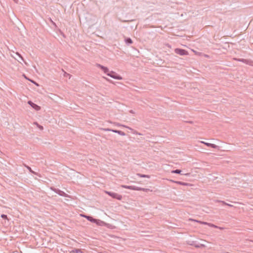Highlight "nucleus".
<instances>
[{
    "mask_svg": "<svg viewBox=\"0 0 253 253\" xmlns=\"http://www.w3.org/2000/svg\"><path fill=\"white\" fill-rule=\"evenodd\" d=\"M121 187L128 189L132 190V188H133V186H128V185H122Z\"/></svg>",
    "mask_w": 253,
    "mask_h": 253,
    "instance_id": "2eb2a0df",
    "label": "nucleus"
},
{
    "mask_svg": "<svg viewBox=\"0 0 253 253\" xmlns=\"http://www.w3.org/2000/svg\"><path fill=\"white\" fill-rule=\"evenodd\" d=\"M38 127L40 129H43V126H40V125H38Z\"/></svg>",
    "mask_w": 253,
    "mask_h": 253,
    "instance_id": "bb28decb",
    "label": "nucleus"
},
{
    "mask_svg": "<svg viewBox=\"0 0 253 253\" xmlns=\"http://www.w3.org/2000/svg\"><path fill=\"white\" fill-rule=\"evenodd\" d=\"M73 253H83L81 249H74L72 251Z\"/></svg>",
    "mask_w": 253,
    "mask_h": 253,
    "instance_id": "f3484780",
    "label": "nucleus"
},
{
    "mask_svg": "<svg viewBox=\"0 0 253 253\" xmlns=\"http://www.w3.org/2000/svg\"><path fill=\"white\" fill-rule=\"evenodd\" d=\"M208 226H209L210 227H213L214 228H218V229H223V228H221L220 227H218L213 224H212V223H208Z\"/></svg>",
    "mask_w": 253,
    "mask_h": 253,
    "instance_id": "ddd939ff",
    "label": "nucleus"
},
{
    "mask_svg": "<svg viewBox=\"0 0 253 253\" xmlns=\"http://www.w3.org/2000/svg\"><path fill=\"white\" fill-rule=\"evenodd\" d=\"M122 127H124L127 128H128L129 129H130V130H131V129H132L130 127H128V126H126L124 125H122Z\"/></svg>",
    "mask_w": 253,
    "mask_h": 253,
    "instance_id": "393cba45",
    "label": "nucleus"
},
{
    "mask_svg": "<svg viewBox=\"0 0 253 253\" xmlns=\"http://www.w3.org/2000/svg\"><path fill=\"white\" fill-rule=\"evenodd\" d=\"M105 193L111 196V197L116 199L119 200H121L122 199V196L121 195H119L116 193L110 192V191H105Z\"/></svg>",
    "mask_w": 253,
    "mask_h": 253,
    "instance_id": "f03ea898",
    "label": "nucleus"
},
{
    "mask_svg": "<svg viewBox=\"0 0 253 253\" xmlns=\"http://www.w3.org/2000/svg\"><path fill=\"white\" fill-rule=\"evenodd\" d=\"M176 183L180 185H187L188 184L181 181H175Z\"/></svg>",
    "mask_w": 253,
    "mask_h": 253,
    "instance_id": "a211bd4d",
    "label": "nucleus"
},
{
    "mask_svg": "<svg viewBox=\"0 0 253 253\" xmlns=\"http://www.w3.org/2000/svg\"><path fill=\"white\" fill-rule=\"evenodd\" d=\"M222 202H223V201H220V200H216V202H218V203H222Z\"/></svg>",
    "mask_w": 253,
    "mask_h": 253,
    "instance_id": "c85d7f7f",
    "label": "nucleus"
},
{
    "mask_svg": "<svg viewBox=\"0 0 253 253\" xmlns=\"http://www.w3.org/2000/svg\"><path fill=\"white\" fill-rule=\"evenodd\" d=\"M112 132H114L115 133H118L119 135H122V136L126 135V133L124 132H123L122 131H121V130L114 129V130H112Z\"/></svg>",
    "mask_w": 253,
    "mask_h": 253,
    "instance_id": "9b49d317",
    "label": "nucleus"
},
{
    "mask_svg": "<svg viewBox=\"0 0 253 253\" xmlns=\"http://www.w3.org/2000/svg\"><path fill=\"white\" fill-rule=\"evenodd\" d=\"M17 54L21 58V59L22 60L24 61V59H23V57L21 56V55L20 54L17 53Z\"/></svg>",
    "mask_w": 253,
    "mask_h": 253,
    "instance_id": "a878e982",
    "label": "nucleus"
},
{
    "mask_svg": "<svg viewBox=\"0 0 253 253\" xmlns=\"http://www.w3.org/2000/svg\"><path fill=\"white\" fill-rule=\"evenodd\" d=\"M51 189L60 196L63 197L66 196V194L64 191H61L59 189L51 187Z\"/></svg>",
    "mask_w": 253,
    "mask_h": 253,
    "instance_id": "39448f33",
    "label": "nucleus"
},
{
    "mask_svg": "<svg viewBox=\"0 0 253 253\" xmlns=\"http://www.w3.org/2000/svg\"><path fill=\"white\" fill-rule=\"evenodd\" d=\"M204 144H205L206 146L211 147L212 148L216 149L218 147V146L214 144L206 142V143H204Z\"/></svg>",
    "mask_w": 253,
    "mask_h": 253,
    "instance_id": "9d476101",
    "label": "nucleus"
},
{
    "mask_svg": "<svg viewBox=\"0 0 253 253\" xmlns=\"http://www.w3.org/2000/svg\"><path fill=\"white\" fill-rule=\"evenodd\" d=\"M1 217L4 219H7V216L6 214H2L1 215Z\"/></svg>",
    "mask_w": 253,
    "mask_h": 253,
    "instance_id": "412c9836",
    "label": "nucleus"
},
{
    "mask_svg": "<svg viewBox=\"0 0 253 253\" xmlns=\"http://www.w3.org/2000/svg\"><path fill=\"white\" fill-rule=\"evenodd\" d=\"M196 241H188L187 242V244L191 245V246H194L195 247L197 248L205 247L204 245H203V244L198 245V244H196Z\"/></svg>",
    "mask_w": 253,
    "mask_h": 253,
    "instance_id": "423d86ee",
    "label": "nucleus"
},
{
    "mask_svg": "<svg viewBox=\"0 0 253 253\" xmlns=\"http://www.w3.org/2000/svg\"><path fill=\"white\" fill-rule=\"evenodd\" d=\"M174 51L176 54L180 55H185L188 54L187 51L183 49L175 48Z\"/></svg>",
    "mask_w": 253,
    "mask_h": 253,
    "instance_id": "20e7f679",
    "label": "nucleus"
},
{
    "mask_svg": "<svg viewBox=\"0 0 253 253\" xmlns=\"http://www.w3.org/2000/svg\"><path fill=\"white\" fill-rule=\"evenodd\" d=\"M141 191H143L144 192H148V191H149L150 190L149 189L142 188Z\"/></svg>",
    "mask_w": 253,
    "mask_h": 253,
    "instance_id": "b1692460",
    "label": "nucleus"
},
{
    "mask_svg": "<svg viewBox=\"0 0 253 253\" xmlns=\"http://www.w3.org/2000/svg\"><path fill=\"white\" fill-rule=\"evenodd\" d=\"M24 166L25 167H26L29 170V171L31 173H33V174H36V175H37V172L34 171L29 166L26 165V164H24Z\"/></svg>",
    "mask_w": 253,
    "mask_h": 253,
    "instance_id": "f8f14e48",
    "label": "nucleus"
},
{
    "mask_svg": "<svg viewBox=\"0 0 253 253\" xmlns=\"http://www.w3.org/2000/svg\"><path fill=\"white\" fill-rule=\"evenodd\" d=\"M234 59L237 60V61H240V62H243V63H245L246 64H249V65H251V63L252 62L251 61H250L249 60H247V59H237V58H235Z\"/></svg>",
    "mask_w": 253,
    "mask_h": 253,
    "instance_id": "1a4fd4ad",
    "label": "nucleus"
},
{
    "mask_svg": "<svg viewBox=\"0 0 253 253\" xmlns=\"http://www.w3.org/2000/svg\"><path fill=\"white\" fill-rule=\"evenodd\" d=\"M103 130L104 131H112V130H114V129H113L108 128H103Z\"/></svg>",
    "mask_w": 253,
    "mask_h": 253,
    "instance_id": "4be33fe9",
    "label": "nucleus"
},
{
    "mask_svg": "<svg viewBox=\"0 0 253 253\" xmlns=\"http://www.w3.org/2000/svg\"><path fill=\"white\" fill-rule=\"evenodd\" d=\"M97 66L101 69L104 73L106 74L107 75L111 77V78L119 80L122 79V77L121 76L118 75L116 72L114 71H112L110 72L108 68L106 67L103 66L100 64H97Z\"/></svg>",
    "mask_w": 253,
    "mask_h": 253,
    "instance_id": "f257e3e1",
    "label": "nucleus"
},
{
    "mask_svg": "<svg viewBox=\"0 0 253 253\" xmlns=\"http://www.w3.org/2000/svg\"><path fill=\"white\" fill-rule=\"evenodd\" d=\"M81 215L82 217H84L86 219H87L88 221H89L91 222H93V223H95L97 224H99V222L101 221L100 220H97V219H94L92 217L89 216V215H85V214H81Z\"/></svg>",
    "mask_w": 253,
    "mask_h": 253,
    "instance_id": "7ed1b4c3",
    "label": "nucleus"
},
{
    "mask_svg": "<svg viewBox=\"0 0 253 253\" xmlns=\"http://www.w3.org/2000/svg\"><path fill=\"white\" fill-rule=\"evenodd\" d=\"M130 113H133V111H132V110H130Z\"/></svg>",
    "mask_w": 253,
    "mask_h": 253,
    "instance_id": "c756f323",
    "label": "nucleus"
},
{
    "mask_svg": "<svg viewBox=\"0 0 253 253\" xmlns=\"http://www.w3.org/2000/svg\"><path fill=\"white\" fill-rule=\"evenodd\" d=\"M28 103L34 109H35L37 111H39L40 110L41 107L38 105L35 104L31 101H29Z\"/></svg>",
    "mask_w": 253,
    "mask_h": 253,
    "instance_id": "0eeeda50",
    "label": "nucleus"
},
{
    "mask_svg": "<svg viewBox=\"0 0 253 253\" xmlns=\"http://www.w3.org/2000/svg\"><path fill=\"white\" fill-rule=\"evenodd\" d=\"M142 188L133 186V188H132V190H136V191H141Z\"/></svg>",
    "mask_w": 253,
    "mask_h": 253,
    "instance_id": "6ab92c4d",
    "label": "nucleus"
},
{
    "mask_svg": "<svg viewBox=\"0 0 253 253\" xmlns=\"http://www.w3.org/2000/svg\"><path fill=\"white\" fill-rule=\"evenodd\" d=\"M193 221H196V222H199L201 224H205V225H208V222H204V221H199V220H192Z\"/></svg>",
    "mask_w": 253,
    "mask_h": 253,
    "instance_id": "aec40b11",
    "label": "nucleus"
},
{
    "mask_svg": "<svg viewBox=\"0 0 253 253\" xmlns=\"http://www.w3.org/2000/svg\"><path fill=\"white\" fill-rule=\"evenodd\" d=\"M222 204L223 205H227V206H228L229 207H233V205H232L231 204H228V203H226L225 202H222Z\"/></svg>",
    "mask_w": 253,
    "mask_h": 253,
    "instance_id": "5701e85b",
    "label": "nucleus"
},
{
    "mask_svg": "<svg viewBox=\"0 0 253 253\" xmlns=\"http://www.w3.org/2000/svg\"><path fill=\"white\" fill-rule=\"evenodd\" d=\"M137 175L140 177H143V178H150V175H146V174L137 173Z\"/></svg>",
    "mask_w": 253,
    "mask_h": 253,
    "instance_id": "4468645a",
    "label": "nucleus"
},
{
    "mask_svg": "<svg viewBox=\"0 0 253 253\" xmlns=\"http://www.w3.org/2000/svg\"><path fill=\"white\" fill-rule=\"evenodd\" d=\"M182 171L180 169H176L175 170H173L171 171L172 173H176V174H180L181 175H189V173H181Z\"/></svg>",
    "mask_w": 253,
    "mask_h": 253,
    "instance_id": "6e6552de",
    "label": "nucleus"
},
{
    "mask_svg": "<svg viewBox=\"0 0 253 253\" xmlns=\"http://www.w3.org/2000/svg\"><path fill=\"white\" fill-rule=\"evenodd\" d=\"M116 125L117 126H122V124H119V123H117V124H116Z\"/></svg>",
    "mask_w": 253,
    "mask_h": 253,
    "instance_id": "cd10ccee",
    "label": "nucleus"
},
{
    "mask_svg": "<svg viewBox=\"0 0 253 253\" xmlns=\"http://www.w3.org/2000/svg\"><path fill=\"white\" fill-rule=\"evenodd\" d=\"M125 42L127 44H129L132 43V41L130 38H127L125 39Z\"/></svg>",
    "mask_w": 253,
    "mask_h": 253,
    "instance_id": "dca6fc26",
    "label": "nucleus"
},
{
    "mask_svg": "<svg viewBox=\"0 0 253 253\" xmlns=\"http://www.w3.org/2000/svg\"><path fill=\"white\" fill-rule=\"evenodd\" d=\"M201 142L202 143H203V144H204V143H206V142H204V141H201Z\"/></svg>",
    "mask_w": 253,
    "mask_h": 253,
    "instance_id": "7c9ffc66",
    "label": "nucleus"
}]
</instances>
